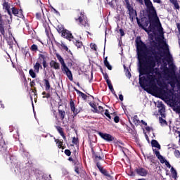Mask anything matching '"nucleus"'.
<instances>
[{
  "instance_id": "1",
  "label": "nucleus",
  "mask_w": 180,
  "mask_h": 180,
  "mask_svg": "<svg viewBox=\"0 0 180 180\" xmlns=\"http://www.w3.org/2000/svg\"><path fill=\"white\" fill-rule=\"evenodd\" d=\"M153 54L154 56H148L146 60L139 59V85L143 89L149 86L153 91H158V86L155 84V75L153 74H158V68L155 65L162 55L157 56V52L154 51Z\"/></svg>"
},
{
  "instance_id": "2",
  "label": "nucleus",
  "mask_w": 180,
  "mask_h": 180,
  "mask_svg": "<svg viewBox=\"0 0 180 180\" xmlns=\"http://www.w3.org/2000/svg\"><path fill=\"white\" fill-rule=\"evenodd\" d=\"M145 6L146 7V12L148 13V19H149L150 25L148 28L144 27L143 24L139 25V27H141L146 33H150V32H155V28L158 26L159 24V29L158 32L160 33H162L164 29L162 26H161V22H160V18H158V15H157V10L151 0H143Z\"/></svg>"
},
{
  "instance_id": "3",
  "label": "nucleus",
  "mask_w": 180,
  "mask_h": 180,
  "mask_svg": "<svg viewBox=\"0 0 180 180\" xmlns=\"http://www.w3.org/2000/svg\"><path fill=\"white\" fill-rule=\"evenodd\" d=\"M136 43V51H137V54L139 60H144V57H146L147 54H151L149 56H152V57H154V54L153 53V51L156 53L157 57H160V54L162 53V51H155V49L158 47V46L157 45V42L155 41H152V44H151L152 46L149 48L150 49H148V48L147 47V45L144 44V42H143L141 39H140L139 41L137 40Z\"/></svg>"
},
{
  "instance_id": "4",
  "label": "nucleus",
  "mask_w": 180,
  "mask_h": 180,
  "mask_svg": "<svg viewBox=\"0 0 180 180\" xmlns=\"http://www.w3.org/2000/svg\"><path fill=\"white\" fill-rule=\"evenodd\" d=\"M124 5L127 9V12L129 16L130 20L133 22L134 19H136V22L139 26H141V22H140V19L137 17V10L134 9L133 5L130 3L129 0H124Z\"/></svg>"
},
{
  "instance_id": "5",
  "label": "nucleus",
  "mask_w": 180,
  "mask_h": 180,
  "mask_svg": "<svg viewBox=\"0 0 180 180\" xmlns=\"http://www.w3.org/2000/svg\"><path fill=\"white\" fill-rule=\"evenodd\" d=\"M91 153H92L94 157L95 158L94 162H95L97 168L100 171L101 174L104 175V176H106L107 179L113 180L114 179L113 176H111L110 174H109V172H108V170H106V169L103 168L102 165H101V162H99V161H98V159L99 160H102V157L101 156H98V155H96L95 151H94V149H92Z\"/></svg>"
},
{
  "instance_id": "6",
  "label": "nucleus",
  "mask_w": 180,
  "mask_h": 180,
  "mask_svg": "<svg viewBox=\"0 0 180 180\" xmlns=\"http://www.w3.org/2000/svg\"><path fill=\"white\" fill-rule=\"evenodd\" d=\"M167 72L170 75H168L169 78H170V81L168 82V84L172 86V88H175V85L177 84V87L180 89V76L176 77L175 75V69L171 68L170 70L167 68Z\"/></svg>"
},
{
  "instance_id": "7",
  "label": "nucleus",
  "mask_w": 180,
  "mask_h": 180,
  "mask_svg": "<svg viewBox=\"0 0 180 180\" xmlns=\"http://www.w3.org/2000/svg\"><path fill=\"white\" fill-rule=\"evenodd\" d=\"M77 18L75 20L76 22H79L80 26H84V27H89V22H88V18L85 16V13L84 11H77Z\"/></svg>"
},
{
  "instance_id": "8",
  "label": "nucleus",
  "mask_w": 180,
  "mask_h": 180,
  "mask_svg": "<svg viewBox=\"0 0 180 180\" xmlns=\"http://www.w3.org/2000/svg\"><path fill=\"white\" fill-rule=\"evenodd\" d=\"M8 142H5L2 133L0 131V154L4 157L9 155V150H8Z\"/></svg>"
},
{
  "instance_id": "9",
  "label": "nucleus",
  "mask_w": 180,
  "mask_h": 180,
  "mask_svg": "<svg viewBox=\"0 0 180 180\" xmlns=\"http://www.w3.org/2000/svg\"><path fill=\"white\" fill-rule=\"evenodd\" d=\"M60 106H61V105H60L58 108V115L56 113V111L53 110V116L58 122V124L60 123V120H61V122H64L66 116L65 110L60 109Z\"/></svg>"
},
{
  "instance_id": "10",
  "label": "nucleus",
  "mask_w": 180,
  "mask_h": 180,
  "mask_svg": "<svg viewBox=\"0 0 180 180\" xmlns=\"http://www.w3.org/2000/svg\"><path fill=\"white\" fill-rule=\"evenodd\" d=\"M38 60L39 63L42 62V65L44 67V71H46V68L49 67V63H47V60H49V53L47 52H41L38 55Z\"/></svg>"
},
{
  "instance_id": "11",
  "label": "nucleus",
  "mask_w": 180,
  "mask_h": 180,
  "mask_svg": "<svg viewBox=\"0 0 180 180\" xmlns=\"http://www.w3.org/2000/svg\"><path fill=\"white\" fill-rule=\"evenodd\" d=\"M97 134H98V136H100V137H101V139H103V140H105L108 143H110V142L115 141V140H116V139L111 134H106V133L104 134L101 131H98Z\"/></svg>"
},
{
  "instance_id": "12",
  "label": "nucleus",
  "mask_w": 180,
  "mask_h": 180,
  "mask_svg": "<svg viewBox=\"0 0 180 180\" xmlns=\"http://www.w3.org/2000/svg\"><path fill=\"white\" fill-rule=\"evenodd\" d=\"M70 106L71 112H73V117H75V116H77V115H78V113L81 112V110H82V108H75V103L74 102L72 98H70Z\"/></svg>"
},
{
  "instance_id": "13",
  "label": "nucleus",
  "mask_w": 180,
  "mask_h": 180,
  "mask_svg": "<svg viewBox=\"0 0 180 180\" xmlns=\"http://www.w3.org/2000/svg\"><path fill=\"white\" fill-rule=\"evenodd\" d=\"M61 70H62L63 74H65V75H67V77L70 79V81H72V79H74V78L72 77V72H71V70H70V68H68L67 65L62 66Z\"/></svg>"
},
{
  "instance_id": "14",
  "label": "nucleus",
  "mask_w": 180,
  "mask_h": 180,
  "mask_svg": "<svg viewBox=\"0 0 180 180\" xmlns=\"http://www.w3.org/2000/svg\"><path fill=\"white\" fill-rule=\"evenodd\" d=\"M61 37H63V39H67V40H69V41H71L72 39H74L72 33H71V31H69L67 29L63 32Z\"/></svg>"
},
{
  "instance_id": "15",
  "label": "nucleus",
  "mask_w": 180,
  "mask_h": 180,
  "mask_svg": "<svg viewBox=\"0 0 180 180\" xmlns=\"http://www.w3.org/2000/svg\"><path fill=\"white\" fill-rule=\"evenodd\" d=\"M135 172L139 176H146L148 175V170L146 169L144 167H138L135 169Z\"/></svg>"
},
{
  "instance_id": "16",
  "label": "nucleus",
  "mask_w": 180,
  "mask_h": 180,
  "mask_svg": "<svg viewBox=\"0 0 180 180\" xmlns=\"http://www.w3.org/2000/svg\"><path fill=\"white\" fill-rule=\"evenodd\" d=\"M0 33L2 36H5V27H4V19L2 18V14L0 13Z\"/></svg>"
},
{
  "instance_id": "17",
  "label": "nucleus",
  "mask_w": 180,
  "mask_h": 180,
  "mask_svg": "<svg viewBox=\"0 0 180 180\" xmlns=\"http://www.w3.org/2000/svg\"><path fill=\"white\" fill-rule=\"evenodd\" d=\"M55 128L56 129V130L59 133V134L63 137V139L64 140H65V139H67V137L65 136V134L64 133L63 127H61L60 126L56 125Z\"/></svg>"
},
{
  "instance_id": "18",
  "label": "nucleus",
  "mask_w": 180,
  "mask_h": 180,
  "mask_svg": "<svg viewBox=\"0 0 180 180\" xmlns=\"http://www.w3.org/2000/svg\"><path fill=\"white\" fill-rule=\"evenodd\" d=\"M49 65L51 68H53L54 70H60V63L54 60H51L49 63Z\"/></svg>"
},
{
  "instance_id": "19",
  "label": "nucleus",
  "mask_w": 180,
  "mask_h": 180,
  "mask_svg": "<svg viewBox=\"0 0 180 180\" xmlns=\"http://www.w3.org/2000/svg\"><path fill=\"white\" fill-rule=\"evenodd\" d=\"M73 43L76 46V47H77V49H82V47L84 46L82 41L77 40L76 39H73Z\"/></svg>"
},
{
  "instance_id": "20",
  "label": "nucleus",
  "mask_w": 180,
  "mask_h": 180,
  "mask_svg": "<svg viewBox=\"0 0 180 180\" xmlns=\"http://www.w3.org/2000/svg\"><path fill=\"white\" fill-rule=\"evenodd\" d=\"M151 146H152V147H155V148H158V150H161V145H160L158 141L155 139H153L151 141Z\"/></svg>"
},
{
  "instance_id": "21",
  "label": "nucleus",
  "mask_w": 180,
  "mask_h": 180,
  "mask_svg": "<svg viewBox=\"0 0 180 180\" xmlns=\"http://www.w3.org/2000/svg\"><path fill=\"white\" fill-rule=\"evenodd\" d=\"M44 82L45 91H50V89H51V85H50V82L49 81V79H44Z\"/></svg>"
},
{
  "instance_id": "22",
  "label": "nucleus",
  "mask_w": 180,
  "mask_h": 180,
  "mask_svg": "<svg viewBox=\"0 0 180 180\" xmlns=\"http://www.w3.org/2000/svg\"><path fill=\"white\" fill-rule=\"evenodd\" d=\"M57 46H60V47H62L63 50H65V51H67L68 53H71V51L69 50L68 46H67L65 44H60L58 42H56Z\"/></svg>"
},
{
  "instance_id": "23",
  "label": "nucleus",
  "mask_w": 180,
  "mask_h": 180,
  "mask_svg": "<svg viewBox=\"0 0 180 180\" xmlns=\"http://www.w3.org/2000/svg\"><path fill=\"white\" fill-rule=\"evenodd\" d=\"M104 65L110 71H112V65H110V63H109V61H108V57H105L104 58Z\"/></svg>"
},
{
  "instance_id": "24",
  "label": "nucleus",
  "mask_w": 180,
  "mask_h": 180,
  "mask_svg": "<svg viewBox=\"0 0 180 180\" xmlns=\"http://www.w3.org/2000/svg\"><path fill=\"white\" fill-rule=\"evenodd\" d=\"M40 67H41L40 62H37V63L34 65V72H37V74H39V70H40Z\"/></svg>"
},
{
  "instance_id": "25",
  "label": "nucleus",
  "mask_w": 180,
  "mask_h": 180,
  "mask_svg": "<svg viewBox=\"0 0 180 180\" xmlns=\"http://www.w3.org/2000/svg\"><path fill=\"white\" fill-rule=\"evenodd\" d=\"M56 58L58 60V61L60 63L61 67H64V65H67L65 64V62L64 61V58H63V57H61L59 54L56 55Z\"/></svg>"
},
{
  "instance_id": "26",
  "label": "nucleus",
  "mask_w": 180,
  "mask_h": 180,
  "mask_svg": "<svg viewBox=\"0 0 180 180\" xmlns=\"http://www.w3.org/2000/svg\"><path fill=\"white\" fill-rule=\"evenodd\" d=\"M132 121H133V123H134V124L136 126H139V124H140V123H141L140 120H139V117L137 115H134L133 117Z\"/></svg>"
},
{
  "instance_id": "27",
  "label": "nucleus",
  "mask_w": 180,
  "mask_h": 180,
  "mask_svg": "<svg viewBox=\"0 0 180 180\" xmlns=\"http://www.w3.org/2000/svg\"><path fill=\"white\" fill-rule=\"evenodd\" d=\"M66 29L64 28V26L59 25L57 26L56 30L58 33H60L63 34V32Z\"/></svg>"
},
{
  "instance_id": "28",
  "label": "nucleus",
  "mask_w": 180,
  "mask_h": 180,
  "mask_svg": "<svg viewBox=\"0 0 180 180\" xmlns=\"http://www.w3.org/2000/svg\"><path fill=\"white\" fill-rule=\"evenodd\" d=\"M107 85L112 94H113V92L115 93V89H113V85L112 84V82L110 80H107Z\"/></svg>"
},
{
  "instance_id": "29",
  "label": "nucleus",
  "mask_w": 180,
  "mask_h": 180,
  "mask_svg": "<svg viewBox=\"0 0 180 180\" xmlns=\"http://www.w3.org/2000/svg\"><path fill=\"white\" fill-rule=\"evenodd\" d=\"M10 160H11V164L12 165H16L18 160H16V157L11 155L10 156Z\"/></svg>"
},
{
  "instance_id": "30",
  "label": "nucleus",
  "mask_w": 180,
  "mask_h": 180,
  "mask_svg": "<svg viewBox=\"0 0 180 180\" xmlns=\"http://www.w3.org/2000/svg\"><path fill=\"white\" fill-rule=\"evenodd\" d=\"M172 4V5H174V10H177V11L180 10V6H179V4L178 3V0H176V1H173V3Z\"/></svg>"
},
{
  "instance_id": "31",
  "label": "nucleus",
  "mask_w": 180,
  "mask_h": 180,
  "mask_svg": "<svg viewBox=\"0 0 180 180\" xmlns=\"http://www.w3.org/2000/svg\"><path fill=\"white\" fill-rule=\"evenodd\" d=\"M77 94L80 95V96L84 99V101H86L88 99V96L85 94H84L82 91H77Z\"/></svg>"
},
{
  "instance_id": "32",
  "label": "nucleus",
  "mask_w": 180,
  "mask_h": 180,
  "mask_svg": "<svg viewBox=\"0 0 180 180\" xmlns=\"http://www.w3.org/2000/svg\"><path fill=\"white\" fill-rule=\"evenodd\" d=\"M159 122L162 126H168V122H167V120H164L162 117H159Z\"/></svg>"
},
{
  "instance_id": "33",
  "label": "nucleus",
  "mask_w": 180,
  "mask_h": 180,
  "mask_svg": "<svg viewBox=\"0 0 180 180\" xmlns=\"http://www.w3.org/2000/svg\"><path fill=\"white\" fill-rule=\"evenodd\" d=\"M75 172L77 174V175H79L81 174V169H82V166H75Z\"/></svg>"
},
{
  "instance_id": "34",
  "label": "nucleus",
  "mask_w": 180,
  "mask_h": 180,
  "mask_svg": "<svg viewBox=\"0 0 180 180\" xmlns=\"http://www.w3.org/2000/svg\"><path fill=\"white\" fill-rule=\"evenodd\" d=\"M171 172L173 175V177L176 179L178 174L176 173V170L174 167H171Z\"/></svg>"
},
{
  "instance_id": "35",
  "label": "nucleus",
  "mask_w": 180,
  "mask_h": 180,
  "mask_svg": "<svg viewBox=\"0 0 180 180\" xmlns=\"http://www.w3.org/2000/svg\"><path fill=\"white\" fill-rule=\"evenodd\" d=\"M29 74H30V77H32V78H36V77H37L36 72H34V70H33V69H30L29 70Z\"/></svg>"
},
{
  "instance_id": "36",
  "label": "nucleus",
  "mask_w": 180,
  "mask_h": 180,
  "mask_svg": "<svg viewBox=\"0 0 180 180\" xmlns=\"http://www.w3.org/2000/svg\"><path fill=\"white\" fill-rule=\"evenodd\" d=\"M31 51H34L35 53L39 50V46L36 44H32L30 47Z\"/></svg>"
},
{
  "instance_id": "37",
  "label": "nucleus",
  "mask_w": 180,
  "mask_h": 180,
  "mask_svg": "<svg viewBox=\"0 0 180 180\" xmlns=\"http://www.w3.org/2000/svg\"><path fill=\"white\" fill-rule=\"evenodd\" d=\"M73 164L75 167H82V163L79 162V160L78 159H76L73 161Z\"/></svg>"
},
{
  "instance_id": "38",
  "label": "nucleus",
  "mask_w": 180,
  "mask_h": 180,
  "mask_svg": "<svg viewBox=\"0 0 180 180\" xmlns=\"http://www.w3.org/2000/svg\"><path fill=\"white\" fill-rule=\"evenodd\" d=\"M16 16H18V18H21V19H25V15H23V11L20 9Z\"/></svg>"
},
{
  "instance_id": "39",
  "label": "nucleus",
  "mask_w": 180,
  "mask_h": 180,
  "mask_svg": "<svg viewBox=\"0 0 180 180\" xmlns=\"http://www.w3.org/2000/svg\"><path fill=\"white\" fill-rule=\"evenodd\" d=\"M55 143L58 144V148H63V141H60L58 139H55Z\"/></svg>"
},
{
  "instance_id": "40",
  "label": "nucleus",
  "mask_w": 180,
  "mask_h": 180,
  "mask_svg": "<svg viewBox=\"0 0 180 180\" xmlns=\"http://www.w3.org/2000/svg\"><path fill=\"white\" fill-rule=\"evenodd\" d=\"M12 13L15 16H18V13H19V10L15 7H13L12 8Z\"/></svg>"
},
{
  "instance_id": "41",
  "label": "nucleus",
  "mask_w": 180,
  "mask_h": 180,
  "mask_svg": "<svg viewBox=\"0 0 180 180\" xmlns=\"http://www.w3.org/2000/svg\"><path fill=\"white\" fill-rule=\"evenodd\" d=\"M90 106L91 108H92L94 110V113L96 112H98V107L96 106V104L94 103H90Z\"/></svg>"
},
{
  "instance_id": "42",
  "label": "nucleus",
  "mask_w": 180,
  "mask_h": 180,
  "mask_svg": "<svg viewBox=\"0 0 180 180\" xmlns=\"http://www.w3.org/2000/svg\"><path fill=\"white\" fill-rule=\"evenodd\" d=\"M162 106V109L160 110V114L161 115L162 119V117L165 118V114H162V112H164V110H165V108H164V104H161Z\"/></svg>"
},
{
  "instance_id": "43",
  "label": "nucleus",
  "mask_w": 180,
  "mask_h": 180,
  "mask_svg": "<svg viewBox=\"0 0 180 180\" xmlns=\"http://www.w3.org/2000/svg\"><path fill=\"white\" fill-rule=\"evenodd\" d=\"M42 95L44 96L43 98H46L47 99L51 97V94L50 93H46V91H43Z\"/></svg>"
},
{
  "instance_id": "44",
  "label": "nucleus",
  "mask_w": 180,
  "mask_h": 180,
  "mask_svg": "<svg viewBox=\"0 0 180 180\" xmlns=\"http://www.w3.org/2000/svg\"><path fill=\"white\" fill-rule=\"evenodd\" d=\"M103 112H105V110H103V107L99 105L98 112H96L95 113H101V115H103Z\"/></svg>"
},
{
  "instance_id": "45",
  "label": "nucleus",
  "mask_w": 180,
  "mask_h": 180,
  "mask_svg": "<svg viewBox=\"0 0 180 180\" xmlns=\"http://www.w3.org/2000/svg\"><path fill=\"white\" fill-rule=\"evenodd\" d=\"M3 8L4 9H6L8 10V9H10L11 8V6H9V4H8V2L5 1L4 4H3Z\"/></svg>"
},
{
  "instance_id": "46",
  "label": "nucleus",
  "mask_w": 180,
  "mask_h": 180,
  "mask_svg": "<svg viewBox=\"0 0 180 180\" xmlns=\"http://www.w3.org/2000/svg\"><path fill=\"white\" fill-rule=\"evenodd\" d=\"M158 160H159L161 164H165V162L167 161V160H165V158L162 155L159 157Z\"/></svg>"
},
{
  "instance_id": "47",
  "label": "nucleus",
  "mask_w": 180,
  "mask_h": 180,
  "mask_svg": "<svg viewBox=\"0 0 180 180\" xmlns=\"http://www.w3.org/2000/svg\"><path fill=\"white\" fill-rule=\"evenodd\" d=\"M90 47L92 50H94V51H97L98 50V46L96 44H91Z\"/></svg>"
},
{
  "instance_id": "48",
  "label": "nucleus",
  "mask_w": 180,
  "mask_h": 180,
  "mask_svg": "<svg viewBox=\"0 0 180 180\" xmlns=\"http://www.w3.org/2000/svg\"><path fill=\"white\" fill-rule=\"evenodd\" d=\"M174 112H176V113H178L179 116L180 115V106L177 105L176 108H173Z\"/></svg>"
},
{
  "instance_id": "49",
  "label": "nucleus",
  "mask_w": 180,
  "mask_h": 180,
  "mask_svg": "<svg viewBox=\"0 0 180 180\" xmlns=\"http://www.w3.org/2000/svg\"><path fill=\"white\" fill-rule=\"evenodd\" d=\"M72 143L73 144H75L76 146H77V144H79V141H78V138L73 137V138H72Z\"/></svg>"
},
{
  "instance_id": "50",
  "label": "nucleus",
  "mask_w": 180,
  "mask_h": 180,
  "mask_svg": "<svg viewBox=\"0 0 180 180\" xmlns=\"http://www.w3.org/2000/svg\"><path fill=\"white\" fill-rule=\"evenodd\" d=\"M103 77L105 79L106 82H108V81H110V79H109V75H108V73L103 72Z\"/></svg>"
},
{
  "instance_id": "51",
  "label": "nucleus",
  "mask_w": 180,
  "mask_h": 180,
  "mask_svg": "<svg viewBox=\"0 0 180 180\" xmlns=\"http://www.w3.org/2000/svg\"><path fill=\"white\" fill-rule=\"evenodd\" d=\"M162 43L165 46L164 49L166 50V51H167L168 53H169V48H168V44H167V43L164 41Z\"/></svg>"
},
{
  "instance_id": "52",
  "label": "nucleus",
  "mask_w": 180,
  "mask_h": 180,
  "mask_svg": "<svg viewBox=\"0 0 180 180\" xmlns=\"http://www.w3.org/2000/svg\"><path fill=\"white\" fill-rule=\"evenodd\" d=\"M174 156L176 158H180V151L179 150H175Z\"/></svg>"
},
{
  "instance_id": "53",
  "label": "nucleus",
  "mask_w": 180,
  "mask_h": 180,
  "mask_svg": "<svg viewBox=\"0 0 180 180\" xmlns=\"http://www.w3.org/2000/svg\"><path fill=\"white\" fill-rule=\"evenodd\" d=\"M153 152L155 154V155H156L158 159L159 158V157L161 156V153H160V151H158V150H157L155 149H153Z\"/></svg>"
},
{
  "instance_id": "54",
  "label": "nucleus",
  "mask_w": 180,
  "mask_h": 180,
  "mask_svg": "<svg viewBox=\"0 0 180 180\" xmlns=\"http://www.w3.org/2000/svg\"><path fill=\"white\" fill-rule=\"evenodd\" d=\"M65 154L68 157H70L71 156V150H70L69 149H65Z\"/></svg>"
},
{
  "instance_id": "55",
  "label": "nucleus",
  "mask_w": 180,
  "mask_h": 180,
  "mask_svg": "<svg viewBox=\"0 0 180 180\" xmlns=\"http://www.w3.org/2000/svg\"><path fill=\"white\" fill-rule=\"evenodd\" d=\"M113 119H114L115 123H119L120 120V118L119 117V116H115Z\"/></svg>"
},
{
  "instance_id": "56",
  "label": "nucleus",
  "mask_w": 180,
  "mask_h": 180,
  "mask_svg": "<svg viewBox=\"0 0 180 180\" xmlns=\"http://www.w3.org/2000/svg\"><path fill=\"white\" fill-rule=\"evenodd\" d=\"M36 18L38 20H40L41 19V13H36Z\"/></svg>"
},
{
  "instance_id": "57",
  "label": "nucleus",
  "mask_w": 180,
  "mask_h": 180,
  "mask_svg": "<svg viewBox=\"0 0 180 180\" xmlns=\"http://www.w3.org/2000/svg\"><path fill=\"white\" fill-rule=\"evenodd\" d=\"M119 32H120V33L121 37H123V36H124V34H126L124 33V30H123V29H120V30H119Z\"/></svg>"
},
{
  "instance_id": "58",
  "label": "nucleus",
  "mask_w": 180,
  "mask_h": 180,
  "mask_svg": "<svg viewBox=\"0 0 180 180\" xmlns=\"http://www.w3.org/2000/svg\"><path fill=\"white\" fill-rule=\"evenodd\" d=\"M22 83H23V84H24V86H25V88H27V86H28L27 79H24V80H22Z\"/></svg>"
},
{
  "instance_id": "59",
  "label": "nucleus",
  "mask_w": 180,
  "mask_h": 180,
  "mask_svg": "<svg viewBox=\"0 0 180 180\" xmlns=\"http://www.w3.org/2000/svg\"><path fill=\"white\" fill-rule=\"evenodd\" d=\"M165 165H166V167H167V168H172L171 167V164H169V162H168V161H165Z\"/></svg>"
},
{
  "instance_id": "60",
  "label": "nucleus",
  "mask_w": 180,
  "mask_h": 180,
  "mask_svg": "<svg viewBox=\"0 0 180 180\" xmlns=\"http://www.w3.org/2000/svg\"><path fill=\"white\" fill-rule=\"evenodd\" d=\"M30 85L31 88H33V86H36V82H34V80L31 81Z\"/></svg>"
},
{
  "instance_id": "61",
  "label": "nucleus",
  "mask_w": 180,
  "mask_h": 180,
  "mask_svg": "<svg viewBox=\"0 0 180 180\" xmlns=\"http://www.w3.org/2000/svg\"><path fill=\"white\" fill-rule=\"evenodd\" d=\"M150 23V20H148L146 21H145V25H143L144 27H146L147 28V26H148V24Z\"/></svg>"
},
{
  "instance_id": "62",
  "label": "nucleus",
  "mask_w": 180,
  "mask_h": 180,
  "mask_svg": "<svg viewBox=\"0 0 180 180\" xmlns=\"http://www.w3.org/2000/svg\"><path fill=\"white\" fill-rule=\"evenodd\" d=\"M25 79H26V75H25V73H22V76H21V80L25 81Z\"/></svg>"
},
{
  "instance_id": "63",
  "label": "nucleus",
  "mask_w": 180,
  "mask_h": 180,
  "mask_svg": "<svg viewBox=\"0 0 180 180\" xmlns=\"http://www.w3.org/2000/svg\"><path fill=\"white\" fill-rule=\"evenodd\" d=\"M136 1L138 4H140V5H144V1L143 0H136Z\"/></svg>"
},
{
  "instance_id": "64",
  "label": "nucleus",
  "mask_w": 180,
  "mask_h": 180,
  "mask_svg": "<svg viewBox=\"0 0 180 180\" xmlns=\"http://www.w3.org/2000/svg\"><path fill=\"white\" fill-rule=\"evenodd\" d=\"M154 4H162V1L161 0H153Z\"/></svg>"
}]
</instances>
